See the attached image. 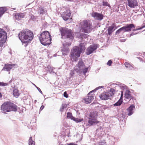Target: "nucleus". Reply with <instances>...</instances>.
Returning <instances> with one entry per match:
<instances>
[{
	"label": "nucleus",
	"mask_w": 145,
	"mask_h": 145,
	"mask_svg": "<svg viewBox=\"0 0 145 145\" xmlns=\"http://www.w3.org/2000/svg\"><path fill=\"white\" fill-rule=\"evenodd\" d=\"M61 36V38L63 39H66V41H69V42L63 44V47L61 50L63 55H66L69 52V50L68 46L71 45V42L72 41L73 37L71 34V31L69 29L67 28L64 27H61L59 29Z\"/></svg>",
	"instance_id": "nucleus-1"
},
{
	"label": "nucleus",
	"mask_w": 145,
	"mask_h": 145,
	"mask_svg": "<svg viewBox=\"0 0 145 145\" xmlns=\"http://www.w3.org/2000/svg\"><path fill=\"white\" fill-rule=\"evenodd\" d=\"M18 36L22 42L28 44L29 41H31L33 38V34L28 29L24 30L19 33Z\"/></svg>",
	"instance_id": "nucleus-2"
},
{
	"label": "nucleus",
	"mask_w": 145,
	"mask_h": 145,
	"mask_svg": "<svg viewBox=\"0 0 145 145\" xmlns=\"http://www.w3.org/2000/svg\"><path fill=\"white\" fill-rule=\"evenodd\" d=\"M79 47L77 46L74 47L71 50L70 57L73 58V60L76 61L77 58L80 57L81 52L85 49L84 45L83 44H80Z\"/></svg>",
	"instance_id": "nucleus-3"
},
{
	"label": "nucleus",
	"mask_w": 145,
	"mask_h": 145,
	"mask_svg": "<svg viewBox=\"0 0 145 145\" xmlns=\"http://www.w3.org/2000/svg\"><path fill=\"white\" fill-rule=\"evenodd\" d=\"M49 33L47 31L42 32L38 36L41 43L44 46H48L51 43V39Z\"/></svg>",
	"instance_id": "nucleus-4"
},
{
	"label": "nucleus",
	"mask_w": 145,
	"mask_h": 145,
	"mask_svg": "<svg viewBox=\"0 0 145 145\" xmlns=\"http://www.w3.org/2000/svg\"><path fill=\"white\" fill-rule=\"evenodd\" d=\"M1 111L5 113L7 112L16 111L17 106L14 104L10 102H5L1 106Z\"/></svg>",
	"instance_id": "nucleus-5"
},
{
	"label": "nucleus",
	"mask_w": 145,
	"mask_h": 145,
	"mask_svg": "<svg viewBox=\"0 0 145 145\" xmlns=\"http://www.w3.org/2000/svg\"><path fill=\"white\" fill-rule=\"evenodd\" d=\"M80 25L82 32L86 33H89L93 29L92 22L88 20H84L81 22Z\"/></svg>",
	"instance_id": "nucleus-6"
},
{
	"label": "nucleus",
	"mask_w": 145,
	"mask_h": 145,
	"mask_svg": "<svg viewBox=\"0 0 145 145\" xmlns=\"http://www.w3.org/2000/svg\"><path fill=\"white\" fill-rule=\"evenodd\" d=\"M97 112L93 111L90 112L89 117L88 123L91 125L96 124L99 123L97 120Z\"/></svg>",
	"instance_id": "nucleus-7"
},
{
	"label": "nucleus",
	"mask_w": 145,
	"mask_h": 145,
	"mask_svg": "<svg viewBox=\"0 0 145 145\" xmlns=\"http://www.w3.org/2000/svg\"><path fill=\"white\" fill-rule=\"evenodd\" d=\"M115 92L114 89L111 88L110 90L107 92H104L99 95L100 98L103 100H106L110 99L111 97L113 96Z\"/></svg>",
	"instance_id": "nucleus-8"
},
{
	"label": "nucleus",
	"mask_w": 145,
	"mask_h": 145,
	"mask_svg": "<svg viewBox=\"0 0 145 145\" xmlns=\"http://www.w3.org/2000/svg\"><path fill=\"white\" fill-rule=\"evenodd\" d=\"M103 88H104L103 86H99L93 90L90 91L88 94V96L87 97L84 99V100L86 103V104L89 103L93 99V96L92 95V94H91L92 92H95L98 89Z\"/></svg>",
	"instance_id": "nucleus-9"
},
{
	"label": "nucleus",
	"mask_w": 145,
	"mask_h": 145,
	"mask_svg": "<svg viewBox=\"0 0 145 145\" xmlns=\"http://www.w3.org/2000/svg\"><path fill=\"white\" fill-rule=\"evenodd\" d=\"M7 38L6 32L3 29L0 28V46L5 43Z\"/></svg>",
	"instance_id": "nucleus-10"
},
{
	"label": "nucleus",
	"mask_w": 145,
	"mask_h": 145,
	"mask_svg": "<svg viewBox=\"0 0 145 145\" xmlns=\"http://www.w3.org/2000/svg\"><path fill=\"white\" fill-rule=\"evenodd\" d=\"M92 17L95 20L101 21L103 18V15L101 13H99L97 12H93L91 14Z\"/></svg>",
	"instance_id": "nucleus-11"
},
{
	"label": "nucleus",
	"mask_w": 145,
	"mask_h": 145,
	"mask_svg": "<svg viewBox=\"0 0 145 145\" xmlns=\"http://www.w3.org/2000/svg\"><path fill=\"white\" fill-rule=\"evenodd\" d=\"M135 27V25L133 24H127L126 26H123L120 28L121 32L124 33L125 32L130 31L131 29Z\"/></svg>",
	"instance_id": "nucleus-12"
},
{
	"label": "nucleus",
	"mask_w": 145,
	"mask_h": 145,
	"mask_svg": "<svg viewBox=\"0 0 145 145\" xmlns=\"http://www.w3.org/2000/svg\"><path fill=\"white\" fill-rule=\"evenodd\" d=\"M97 48V45L94 44L90 45L86 50V54L87 55H89L92 53Z\"/></svg>",
	"instance_id": "nucleus-13"
},
{
	"label": "nucleus",
	"mask_w": 145,
	"mask_h": 145,
	"mask_svg": "<svg viewBox=\"0 0 145 145\" xmlns=\"http://www.w3.org/2000/svg\"><path fill=\"white\" fill-rule=\"evenodd\" d=\"M71 15V13L70 11L67 10L63 12L61 15V16L64 20L66 21L69 19Z\"/></svg>",
	"instance_id": "nucleus-14"
},
{
	"label": "nucleus",
	"mask_w": 145,
	"mask_h": 145,
	"mask_svg": "<svg viewBox=\"0 0 145 145\" xmlns=\"http://www.w3.org/2000/svg\"><path fill=\"white\" fill-rule=\"evenodd\" d=\"M16 65L15 64H5L2 70L6 71H10L12 68V67Z\"/></svg>",
	"instance_id": "nucleus-15"
},
{
	"label": "nucleus",
	"mask_w": 145,
	"mask_h": 145,
	"mask_svg": "<svg viewBox=\"0 0 145 145\" xmlns=\"http://www.w3.org/2000/svg\"><path fill=\"white\" fill-rule=\"evenodd\" d=\"M128 5L131 8H134L137 6V3L136 0H127Z\"/></svg>",
	"instance_id": "nucleus-16"
},
{
	"label": "nucleus",
	"mask_w": 145,
	"mask_h": 145,
	"mask_svg": "<svg viewBox=\"0 0 145 145\" xmlns=\"http://www.w3.org/2000/svg\"><path fill=\"white\" fill-rule=\"evenodd\" d=\"M131 92L129 90H126L125 93V97L127 99H129L130 101L132 98L131 94Z\"/></svg>",
	"instance_id": "nucleus-17"
},
{
	"label": "nucleus",
	"mask_w": 145,
	"mask_h": 145,
	"mask_svg": "<svg viewBox=\"0 0 145 145\" xmlns=\"http://www.w3.org/2000/svg\"><path fill=\"white\" fill-rule=\"evenodd\" d=\"M14 16L16 20H19L24 18L25 16L23 13H17L15 14Z\"/></svg>",
	"instance_id": "nucleus-18"
},
{
	"label": "nucleus",
	"mask_w": 145,
	"mask_h": 145,
	"mask_svg": "<svg viewBox=\"0 0 145 145\" xmlns=\"http://www.w3.org/2000/svg\"><path fill=\"white\" fill-rule=\"evenodd\" d=\"M134 108H135V106L132 105L127 109V110L129 112L128 114L129 116H130L133 114V110Z\"/></svg>",
	"instance_id": "nucleus-19"
},
{
	"label": "nucleus",
	"mask_w": 145,
	"mask_h": 145,
	"mask_svg": "<svg viewBox=\"0 0 145 145\" xmlns=\"http://www.w3.org/2000/svg\"><path fill=\"white\" fill-rule=\"evenodd\" d=\"M78 68L76 69L78 71L80 70V69H83V68H84V65L82 61L81 60H80L78 61Z\"/></svg>",
	"instance_id": "nucleus-20"
},
{
	"label": "nucleus",
	"mask_w": 145,
	"mask_h": 145,
	"mask_svg": "<svg viewBox=\"0 0 145 145\" xmlns=\"http://www.w3.org/2000/svg\"><path fill=\"white\" fill-rule=\"evenodd\" d=\"M7 8L5 7H0V17H1L3 14L6 12Z\"/></svg>",
	"instance_id": "nucleus-21"
},
{
	"label": "nucleus",
	"mask_w": 145,
	"mask_h": 145,
	"mask_svg": "<svg viewBox=\"0 0 145 145\" xmlns=\"http://www.w3.org/2000/svg\"><path fill=\"white\" fill-rule=\"evenodd\" d=\"M114 28V27L112 26L109 27L108 30V32L109 35H110L114 31L113 29Z\"/></svg>",
	"instance_id": "nucleus-22"
},
{
	"label": "nucleus",
	"mask_w": 145,
	"mask_h": 145,
	"mask_svg": "<svg viewBox=\"0 0 145 145\" xmlns=\"http://www.w3.org/2000/svg\"><path fill=\"white\" fill-rule=\"evenodd\" d=\"M13 95L16 97H18L19 95L18 91L16 89H14L13 90Z\"/></svg>",
	"instance_id": "nucleus-23"
},
{
	"label": "nucleus",
	"mask_w": 145,
	"mask_h": 145,
	"mask_svg": "<svg viewBox=\"0 0 145 145\" xmlns=\"http://www.w3.org/2000/svg\"><path fill=\"white\" fill-rule=\"evenodd\" d=\"M29 145H35V142L32 139V137H30L29 140Z\"/></svg>",
	"instance_id": "nucleus-24"
},
{
	"label": "nucleus",
	"mask_w": 145,
	"mask_h": 145,
	"mask_svg": "<svg viewBox=\"0 0 145 145\" xmlns=\"http://www.w3.org/2000/svg\"><path fill=\"white\" fill-rule=\"evenodd\" d=\"M123 102V101L119 99L118 101L114 104V106H119L121 105Z\"/></svg>",
	"instance_id": "nucleus-25"
},
{
	"label": "nucleus",
	"mask_w": 145,
	"mask_h": 145,
	"mask_svg": "<svg viewBox=\"0 0 145 145\" xmlns=\"http://www.w3.org/2000/svg\"><path fill=\"white\" fill-rule=\"evenodd\" d=\"M88 68H83V69H80V70H79L80 71L82 72L85 75L86 73L87 72L88 70Z\"/></svg>",
	"instance_id": "nucleus-26"
},
{
	"label": "nucleus",
	"mask_w": 145,
	"mask_h": 145,
	"mask_svg": "<svg viewBox=\"0 0 145 145\" xmlns=\"http://www.w3.org/2000/svg\"><path fill=\"white\" fill-rule=\"evenodd\" d=\"M72 120L77 123L80 122L82 121L83 120V119H80L78 118H76L74 117L73 118Z\"/></svg>",
	"instance_id": "nucleus-27"
},
{
	"label": "nucleus",
	"mask_w": 145,
	"mask_h": 145,
	"mask_svg": "<svg viewBox=\"0 0 145 145\" xmlns=\"http://www.w3.org/2000/svg\"><path fill=\"white\" fill-rule=\"evenodd\" d=\"M67 118H70L72 120L73 118H74L72 116L71 113L69 112L67 114Z\"/></svg>",
	"instance_id": "nucleus-28"
},
{
	"label": "nucleus",
	"mask_w": 145,
	"mask_h": 145,
	"mask_svg": "<svg viewBox=\"0 0 145 145\" xmlns=\"http://www.w3.org/2000/svg\"><path fill=\"white\" fill-rule=\"evenodd\" d=\"M124 64L127 68H131V67H132L127 62H125Z\"/></svg>",
	"instance_id": "nucleus-29"
},
{
	"label": "nucleus",
	"mask_w": 145,
	"mask_h": 145,
	"mask_svg": "<svg viewBox=\"0 0 145 145\" xmlns=\"http://www.w3.org/2000/svg\"><path fill=\"white\" fill-rule=\"evenodd\" d=\"M103 6H107L108 7L110 6V5L107 2H105L103 1Z\"/></svg>",
	"instance_id": "nucleus-30"
},
{
	"label": "nucleus",
	"mask_w": 145,
	"mask_h": 145,
	"mask_svg": "<svg viewBox=\"0 0 145 145\" xmlns=\"http://www.w3.org/2000/svg\"><path fill=\"white\" fill-rule=\"evenodd\" d=\"M7 84L6 83L1 82H0V86H5L7 85Z\"/></svg>",
	"instance_id": "nucleus-31"
},
{
	"label": "nucleus",
	"mask_w": 145,
	"mask_h": 145,
	"mask_svg": "<svg viewBox=\"0 0 145 145\" xmlns=\"http://www.w3.org/2000/svg\"><path fill=\"white\" fill-rule=\"evenodd\" d=\"M112 62L111 60H110L108 61L107 63V64L109 66H110L112 63Z\"/></svg>",
	"instance_id": "nucleus-32"
},
{
	"label": "nucleus",
	"mask_w": 145,
	"mask_h": 145,
	"mask_svg": "<svg viewBox=\"0 0 145 145\" xmlns=\"http://www.w3.org/2000/svg\"><path fill=\"white\" fill-rule=\"evenodd\" d=\"M39 10L40 11V14H41L43 13H44V9L42 8H40Z\"/></svg>",
	"instance_id": "nucleus-33"
},
{
	"label": "nucleus",
	"mask_w": 145,
	"mask_h": 145,
	"mask_svg": "<svg viewBox=\"0 0 145 145\" xmlns=\"http://www.w3.org/2000/svg\"><path fill=\"white\" fill-rule=\"evenodd\" d=\"M59 145H77V144L74 143H69V144H66L65 145L61 144H59Z\"/></svg>",
	"instance_id": "nucleus-34"
},
{
	"label": "nucleus",
	"mask_w": 145,
	"mask_h": 145,
	"mask_svg": "<svg viewBox=\"0 0 145 145\" xmlns=\"http://www.w3.org/2000/svg\"><path fill=\"white\" fill-rule=\"evenodd\" d=\"M145 27V25L144 26H143L139 28H137V29H134L133 30V31H137V30H140V29H142L144 27Z\"/></svg>",
	"instance_id": "nucleus-35"
},
{
	"label": "nucleus",
	"mask_w": 145,
	"mask_h": 145,
	"mask_svg": "<svg viewBox=\"0 0 145 145\" xmlns=\"http://www.w3.org/2000/svg\"><path fill=\"white\" fill-rule=\"evenodd\" d=\"M121 31L120 30V28L116 32L115 35H118L120 33H121Z\"/></svg>",
	"instance_id": "nucleus-36"
},
{
	"label": "nucleus",
	"mask_w": 145,
	"mask_h": 145,
	"mask_svg": "<svg viewBox=\"0 0 145 145\" xmlns=\"http://www.w3.org/2000/svg\"><path fill=\"white\" fill-rule=\"evenodd\" d=\"M63 95L66 98H67L68 97V95L66 91H65L63 93Z\"/></svg>",
	"instance_id": "nucleus-37"
},
{
	"label": "nucleus",
	"mask_w": 145,
	"mask_h": 145,
	"mask_svg": "<svg viewBox=\"0 0 145 145\" xmlns=\"http://www.w3.org/2000/svg\"><path fill=\"white\" fill-rule=\"evenodd\" d=\"M121 97L120 98V99H121V100H122L123 101V92L122 91H121Z\"/></svg>",
	"instance_id": "nucleus-38"
},
{
	"label": "nucleus",
	"mask_w": 145,
	"mask_h": 145,
	"mask_svg": "<svg viewBox=\"0 0 145 145\" xmlns=\"http://www.w3.org/2000/svg\"><path fill=\"white\" fill-rule=\"evenodd\" d=\"M65 106V105L64 104H62V108H61L60 109L61 111H62L64 108V107Z\"/></svg>",
	"instance_id": "nucleus-39"
},
{
	"label": "nucleus",
	"mask_w": 145,
	"mask_h": 145,
	"mask_svg": "<svg viewBox=\"0 0 145 145\" xmlns=\"http://www.w3.org/2000/svg\"><path fill=\"white\" fill-rule=\"evenodd\" d=\"M37 89L42 94V92L41 89L38 87H36Z\"/></svg>",
	"instance_id": "nucleus-40"
},
{
	"label": "nucleus",
	"mask_w": 145,
	"mask_h": 145,
	"mask_svg": "<svg viewBox=\"0 0 145 145\" xmlns=\"http://www.w3.org/2000/svg\"><path fill=\"white\" fill-rule=\"evenodd\" d=\"M44 106L43 105H42L41 106L40 108V110H43V109L44 108Z\"/></svg>",
	"instance_id": "nucleus-41"
},
{
	"label": "nucleus",
	"mask_w": 145,
	"mask_h": 145,
	"mask_svg": "<svg viewBox=\"0 0 145 145\" xmlns=\"http://www.w3.org/2000/svg\"><path fill=\"white\" fill-rule=\"evenodd\" d=\"M121 89H123L124 88H125V87L124 86H122V87H121Z\"/></svg>",
	"instance_id": "nucleus-42"
},
{
	"label": "nucleus",
	"mask_w": 145,
	"mask_h": 145,
	"mask_svg": "<svg viewBox=\"0 0 145 145\" xmlns=\"http://www.w3.org/2000/svg\"><path fill=\"white\" fill-rule=\"evenodd\" d=\"M32 84H33V85L36 87V88L37 87V86H36V85L35 84H33V83H32Z\"/></svg>",
	"instance_id": "nucleus-43"
},
{
	"label": "nucleus",
	"mask_w": 145,
	"mask_h": 145,
	"mask_svg": "<svg viewBox=\"0 0 145 145\" xmlns=\"http://www.w3.org/2000/svg\"><path fill=\"white\" fill-rule=\"evenodd\" d=\"M2 96V95L1 94V93H0V98Z\"/></svg>",
	"instance_id": "nucleus-44"
},
{
	"label": "nucleus",
	"mask_w": 145,
	"mask_h": 145,
	"mask_svg": "<svg viewBox=\"0 0 145 145\" xmlns=\"http://www.w3.org/2000/svg\"><path fill=\"white\" fill-rule=\"evenodd\" d=\"M123 40V41H122L121 40V42H124V41H125V40Z\"/></svg>",
	"instance_id": "nucleus-45"
},
{
	"label": "nucleus",
	"mask_w": 145,
	"mask_h": 145,
	"mask_svg": "<svg viewBox=\"0 0 145 145\" xmlns=\"http://www.w3.org/2000/svg\"><path fill=\"white\" fill-rule=\"evenodd\" d=\"M69 1H73V0H69Z\"/></svg>",
	"instance_id": "nucleus-46"
},
{
	"label": "nucleus",
	"mask_w": 145,
	"mask_h": 145,
	"mask_svg": "<svg viewBox=\"0 0 145 145\" xmlns=\"http://www.w3.org/2000/svg\"><path fill=\"white\" fill-rule=\"evenodd\" d=\"M34 102L35 103H36L37 102V100H35Z\"/></svg>",
	"instance_id": "nucleus-47"
},
{
	"label": "nucleus",
	"mask_w": 145,
	"mask_h": 145,
	"mask_svg": "<svg viewBox=\"0 0 145 145\" xmlns=\"http://www.w3.org/2000/svg\"><path fill=\"white\" fill-rule=\"evenodd\" d=\"M133 34H131V35H130V36H131L132 35H133Z\"/></svg>",
	"instance_id": "nucleus-48"
},
{
	"label": "nucleus",
	"mask_w": 145,
	"mask_h": 145,
	"mask_svg": "<svg viewBox=\"0 0 145 145\" xmlns=\"http://www.w3.org/2000/svg\"><path fill=\"white\" fill-rule=\"evenodd\" d=\"M99 145H103V144H99Z\"/></svg>",
	"instance_id": "nucleus-49"
},
{
	"label": "nucleus",
	"mask_w": 145,
	"mask_h": 145,
	"mask_svg": "<svg viewBox=\"0 0 145 145\" xmlns=\"http://www.w3.org/2000/svg\"><path fill=\"white\" fill-rule=\"evenodd\" d=\"M14 9L15 10V9H16V8H14Z\"/></svg>",
	"instance_id": "nucleus-50"
},
{
	"label": "nucleus",
	"mask_w": 145,
	"mask_h": 145,
	"mask_svg": "<svg viewBox=\"0 0 145 145\" xmlns=\"http://www.w3.org/2000/svg\"><path fill=\"white\" fill-rule=\"evenodd\" d=\"M76 67H75V69L76 68Z\"/></svg>",
	"instance_id": "nucleus-51"
}]
</instances>
